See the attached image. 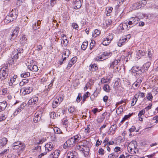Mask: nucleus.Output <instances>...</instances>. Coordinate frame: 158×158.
Instances as JSON below:
<instances>
[{
	"label": "nucleus",
	"instance_id": "nucleus-1",
	"mask_svg": "<svg viewBox=\"0 0 158 158\" xmlns=\"http://www.w3.org/2000/svg\"><path fill=\"white\" fill-rule=\"evenodd\" d=\"M81 138V136L80 134H77L74 136L71 137L68 139L64 143V148L67 146L69 147H71L73 146L75 143L78 142Z\"/></svg>",
	"mask_w": 158,
	"mask_h": 158
},
{
	"label": "nucleus",
	"instance_id": "nucleus-2",
	"mask_svg": "<svg viewBox=\"0 0 158 158\" xmlns=\"http://www.w3.org/2000/svg\"><path fill=\"white\" fill-rule=\"evenodd\" d=\"M18 52L15 51L12 52V54L11 55V57L9 59V61L10 62V64H13L16 61V60L18 59L19 56H20L21 53L23 52V49L22 48H19L17 50Z\"/></svg>",
	"mask_w": 158,
	"mask_h": 158
},
{
	"label": "nucleus",
	"instance_id": "nucleus-3",
	"mask_svg": "<svg viewBox=\"0 0 158 158\" xmlns=\"http://www.w3.org/2000/svg\"><path fill=\"white\" fill-rule=\"evenodd\" d=\"M8 75V67L5 66L2 67L0 70V79L3 80L6 78Z\"/></svg>",
	"mask_w": 158,
	"mask_h": 158
},
{
	"label": "nucleus",
	"instance_id": "nucleus-4",
	"mask_svg": "<svg viewBox=\"0 0 158 158\" xmlns=\"http://www.w3.org/2000/svg\"><path fill=\"white\" fill-rule=\"evenodd\" d=\"M112 54L110 52H104L100 55L97 56L95 58V60H96L102 61L107 59L110 56H111Z\"/></svg>",
	"mask_w": 158,
	"mask_h": 158
},
{
	"label": "nucleus",
	"instance_id": "nucleus-5",
	"mask_svg": "<svg viewBox=\"0 0 158 158\" xmlns=\"http://www.w3.org/2000/svg\"><path fill=\"white\" fill-rule=\"evenodd\" d=\"M139 20V19L137 17H133L130 18V21L127 23L128 25L130 26L129 28L135 26Z\"/></svg>",
	"mask_w": 158,
	"mask_h": 158
},
{
	"label": "nucleus",
	"instance_id": "nucleus-6",
	"mask_svg": "<svg viewBox=\"0 0 158 158\" xmlns=\"http://www.w3.org/2000/svg\"><path fill=\"white\" fill-rule=\"evenodd\" d=\"M114 35L110 34L107 37L102 39V44L105 46H107L110 43L113 38Z\"/></svg>",
	"mask_w": 158,
	"mask_h": 158
},
{
	"label": "nucleus",
	"instance_id": "nucleus-7",
	"mask_svg": "<svg viewBox=\"0 0 158 158\" xmlns=\"http://www.w3.org/2000/svg\"><path fill=\"white\" fill-rule=\"evenodd\" d=\"M131 72L135 73H136V76L140 77L142 76L143 73L142 70L139 67H133L131 69Z\"/></svg>",
	"mask_w": 158,
	"mask_h": 158
},
{
	"label": "nucleus",
	"instance_id": "nucleus-8",
	"mask_svg": "<svg viewBox=\"0 0 158 158\" xmlns=\"http://www.w3.org/2000/svg\"><path fill=\"white\" fill-rule=\"evenodd\" d=\"M137 146V142L136 141L133 140L130 142L127 146V150L129 152H132V150L134 149H136V147Z\"/></svg>",
	"mask_w": 158,
	"mask_h": 158
},
{
	"label": "nucleus",
	"instance_id": "nucleus-9",
	"mask_svg": "<svg viewBox=\"0 0 158 158\" xmlns=\"http://www.w3.org/2000/svg\"><path fill=\"white\" fill-rule=\"evenodd\" d=\"M19 31V27L17 26L13 31L11 32L10 34V37H11L10 39L11 41L13 40L17 37Z\"/></svg>",
	"mask_w": 158,
	"mask_h": 158
},
{
	"label": "nucleus",
	"instance_id": "nucleus-10",
	"mask_svg": "<svg viewBox=\"0 0 158 158\" xmlns=\"http://www.w3.org/2000/svg\"><path fill=\"white\" fill-rule=\"evenodd\" d=\"M63 100V98L61 97H58L54 100L52 103V106L53 108H56L60 103Z\"/></svg>",
	"mask_w": 158,
	"mask_h": 158
},
{
	"label": "nucleus",
	"instance_id": "nucleus-11",
	"mask_svg": "<svg viewBox=\"0 0 158 158\" xmlns=\"http://www.w3.org/2000/svg\"><path fill=\"white\" fill-rule=\"evenodd\" d=\"M67 157L68 158H77L78 154L76 152L71 151L67 153Z\"/></svg>",
	"mask_w": 158,
	"mask_h": 158
},
{
	"label": "nucleus",
	"instance_id": "nucleus-12",
	"mask_svg": "<svg viewBox=\"0 0 158 158\" xmlns=\"http://www.w3.org/2000/svg\"><path fill=\"white\" fill-rule=\"evenodd\" d=\"M45 152H47L53 150L54 146L52 143L49 142L45 144Z\"/></svg>",
	"mask_w": 158,
	"mask_h": 158
},
{
	"label": "nucleus",
	"instance_id": "nucleus-13",
	"mask_svg": "<svg viewBox=\"0 0 158 158\" xmlns=\"http://www.w3.org/2000/svg\"><path fill=\"white\" fill-rule=\"evenodd\" d=\"M27 40V38L24 35L21 37L19 41L20 44L22 46H25V47L27 46L28 43Z\"/></svg>",
	"mask_w": 158,
	"mask_h": 158
},
{
	"label": "nucleus",
	"instance_id": "nucleus-14",
	"mask_svg": "<svg viewBox=\"0 0 158 158\" xmlns=\"http://www.w3.org/2000/svg\"><path fill=\"white\" fill-rule=\"evenodd\" d=\"M60 153V151L55 150L53 152L50 154L48 156V158H58Z\"/></svg>",
	"mask_w": 158,
	"mask_h": 158
},
{
	"label": "nucleus",
	"instance_id": "nucleus-15",
	"mask_svg": "<svg viewBox=\"0 0 158 158\" xmlns=\"http://www.w3.org/2000/svg\"><path fill=\"white\" fill-rule=\"evenodd\" d=\"M82 1V0H73L74 8L75 9L80 8L81 6Z\"/></svg>",
	"mask_w": 158,
	"mask_h": 158
},
{
	"label": "nucleus",
	"instance_id": "nucleus-16",
	"mask_svg": "<svg viewBox=\"0 0 158 158\" xmlns=\"http://www.w3.org/2000/svg\"><path fill=\"white\" fill-rule=\"evenodd\" d=\"M10 16L12 17L15 20V19L18 15V12L16 9L12 10L9 13Z\"/></svg>",
	"mask_w": 158,
	"mask_h": 158
},
{
	"label": "nucleus",
	"instance_id": "nucleus-17",
	"mask_svg": "<svg viewBox=\"0 0 158 158\" xmlns=\"http://www.w3.org/2000/svg\"><path fill=\"white\" fill-rule=\"evenodd\" d=\"M38 101V98L37 97H34L32 98L28 101L29 104H35L37 103Z\"/></svg>",
	"mask_w": 158,
	"mask_h": 158
},
{
	"label": "nucleus",
	"instance_id": "nucleus-18",
	"mask_svg": "<svg viewBox=\"0 0 158 158\" xmlns=\"http://www.w3.org/2000/svg\"><path fill=\"white\" fill-rule=\"evenodd\" d=\"M77 60V57L75 56L72 58L68 64L67 68L69 69L71 67L72 65L76 62Z\"/></svg>",
	"mask_w": 158,
	"mask_h": 158
},
{
	"label": "nucleus",
	"instance_id": "nucleus-19",
	"mask_svg": "<svg viewBox=\"0 0 158 158\" xmlns=\"http://www.w3.org/2000/svg\"><path fill=\"white\" fill-rule=\"evenodd\" d=\"M21 90H23L24 92V94H29L33 90V88L31 86L27 87L21 89Z\"/></svg>",
	"mask_w": 158,
	"mask_h": 158
},
{
	"label": "nucleus",
	"instance_id": "nucleus-20",
	"mask_svg": "<svg viewBox=\"0 0 158 158\" xmlns=\"http://www.w3.org/2000/svg\"><path fill=\"white\" fill-rule=\"evenodd\" d=\"M89 148L85 144L84 147L83 151L82 152V153L83 154L85 157H86L89 155Z\"/></svg>",
	"mask_w": 158,
	"mask_h": 158
},
{
	"label": "nucleus",
	"instance_id": "nucleus-21",
	"mask_svg": "<svg viewBox=\"0 0 158 158\" xmlns=\"http://www.w3.org/2000/svg\"><path fill=\"white\" fill-rule=\"evenodd\" d=\"M62 40L61 42V44H63L64 46L67 45L68 43V40L67 39L65 35L64 34H62L61 35Z\"/></svg>",
	"mask_w": 158,
	"mask_h": 158
},
{
	"label": "nucleus",
	"instance_id": "nucleus-22",
	"mask_svg": "<svg viewBox=\"0 0 158 158\" xmlns=\"http://www.w3.org/2000/svg\"><path fill=\"white\" fill-rule=\"evenodd\" d=\"M127 23H121L120 24L119 27H118V29H121V30H124V29H127V30H128L129 27H128V26L127 25Z\"/></svg>",
	"mask_w": 158,
	"mask_h": 158
},
{
	"label": "nucleus",
	"instance_id": "nucleus-23",
	"mask_svg": "<svg viewBox=\"0 0 158 158\" xmlns=\"http://www.w3.org/2000/svg\"><path fill=\"white\" fill-rule=\"evenodd\" d=\"M28 68L33 72H36L38 70V67L36 65L32 64L28 65Z\"/></svg>",
	"mask_w": 158,
	"mask_h": 158
},
{
	"label": "nucleus",
	"instance_id": "nucleus-24",
	"mask_svg": "<svg viewBox=\"0 0 158 158\" xmlns=\"http://www.w3.org/2000/svg\"><path fill=\"white\" fill-rule=\"evenodd\" d=\"M140 3L139 2L133 4L132 6V8L133 10H135L141 8L143 6L142 5H140Z\"/></svg>",
	"mask_w": 158,
	"mask_h": 158
},
{
	"label": "nucleus",
	"instance_id": "nucleus-25",
	"mask_svg": "<svg viewBox=\"0 0 158 158\" xmlns=\"http://www.w3.org/2000/svg\"><path fill=\"white\" fill-rule=\"evenodd\" d=\"M41 115L36 113L35 114V117L33 119L34 122L36 123L39 121L41 119Z\"/></svg>",
	"mask_w": 158,
	"mask_h": 158
},
{
	"label": "nucleus",
	"instance_id": "nucleus-26",
	"mask_svg": "<svg viewBox=\"0 0 158 158\" xmlns=\"http://www.w3.org/2000/svg\"><path fill=\"white\" fill-rule=\"evenodd\" d=\"M90 70L91 71H95L98 69L97 65L96 64H90L89 67Z\"/></svg>",
	"mask_w": 158,
	"mask_h": 158
},
{
	"label": "nucleus",
	"instance_id": "nucleus-27",
	"mask_svg": "<svg viewBox=\"0 0 158 158\" xmlns=\"http://www.w3.org/2000/svg\"><path fill=\"white\" fill-rule=\"evenodd\" d=\"M14 20L13 18L12 17L10 16V15L9 14L8 15L6 16V17L4 19V22L6 23H8Z\"/></svg>",
	"mask_w": 158,
	"mask_h": 158
},
{
	"label": "nucleus",
	"instance_id": "nucleus-28",
	"mask_svg": "<svg viewBox=\"0 0 158 158\" xmlns=\"http://www.w3.org/2000/svg\"><path fill=\"white\" fill-rule=\"evenodd\" d=\"M41 23V22L40 20H38L37 22V23H34L33 25V28L34 30H36L37 29L39 28V26L40 25Z\"/></svg>",
	"mask_w": 158,
	"mask_h": 158
},
{
	"label": "nucleus",
	"instance_id": "nucleus-29",
	"mask_svg": "<svg viewBox=\"0 0 158 158\" xmlns=\"http://www.w3.org/2000/svg\"><path fill=\"white\" fill-rule=\"evenodd\" d=\"M100 34V31L96 29H95L94 32H93L92 36L93 37L95 38L99 35Z\"/></svg>",
	"mask_w": 158,
	"mask_h": 158
},
{
	"label": "nucleus",
	"instance_id": "nucleus-30",
	"mask_svg": "<svg viewBox=\"0 0 158 158\" xmlns=\"http://www.w3.org/2000/svg\"><path fill=\"white\" fill-rule=\"evenodd\" d=\"M150 65V63L149 62H148L144 64L141 69L144 70V71L147 70L148 68L149 67Z\"/></svg>",
	"mask_w": 158,
	"mask_h": 158
},
{
	"label": "nucleus",
	"instance_id": "nucleus-31",
	"mask_svg": "<svg viewBox=\"0 0 158 158\" xmlns=\"http://www.w3.org/2000/svg\"><path fill=\"white\" fill-rule=\"evenodd\" d=\"M28 82V80L27 79H23L22 81L19 83V85L23 86L25 85Z\"/></svg>",
	"mask_w": 158,
	"mask_h": 158
},
{
	"label": "nucleus",
	"instance_id": "nucleus-32",
	"mask_svg": "<svg viewBox=\"0 0 158 158\" xmlns=\"http://www.w3.org/2000/svg\"><path fill=\"white\" fill-rule=\"evenodd\" d=\"M7 139L6 138H2L1 140L0 144L2 146L5 145L7 143Z\"/></svg>",
	"mask_w": 158,
	"mask_h": 158
},
{
	"label": "nucleus",
	"instance_id": "nucleus-33",
	"mask_svg": "<svg viewBox=\"0 0 158 158\" xmlns=\"http://www.w3.org/2000/svg\"><path fill=\"white\" fill-rule=\"evenodd\" d=\"M85 145V144H83V145H82L81 144H77V145H76V149L82 152Z\"/></svg>",
	"mask_w": 158,
	"mask_h": 158
},
{
	"label": "nucleus",
	"instance_id": "nucleus-34",
	"mask_svg": "<svg viewBox=\"0 0 158 158\" xmlns=\"http://www.w3.org/2000/svg\"><path fill=\"white\" fill-rule=\"evenodd\" d=\"M118 62L117 60H114V61L112 62L111 63L110 68L112 69L114 68L115 66L118 64Z\"/></svg>",
	"mask_w": 158,
	"mask_h": 158
},
{
	"label": "nucleus",
	"instance_id": "nucleus-35",
	"mask_svg": "<svg viewBox=\"0 0 158 158\" xmlns=\"http://www.w3.org/2000/svg\"><path fill=\"white\" fill-rule=\"evenodd\" d=\"M0 105L1 106V108H2L3 110L7 106V103L6 101H4L3 102H0Z\"/></svg>",
	"mask_w": 158,
	"mask_h": 158
},
{
	"label": "nucleus",
	"instance_id": "nucleus-36",
	"mask_svg": "<svg viewBox=\"0 0 158 158\" xmlns=\"http://www.w3.org/2000/svg\"><path fill=\"white\" fill-rule=\"evenodd\" d=\"M103 89L105 91L107 92H109L110 90V86L107 84H105L104 85Z\"/></svg>",
	"mask_w": 158,
	"mask_h": 158
},
{
	"label": "nucleus",
	"instance_id": "nucleus-37",
	"mask_svg": "<svg viewBox=\"0 0 158 158\" xmlns=\"http://www.w3.org/2000/svg\"><path fill=\"white\" fill-rule=\"evenodd\" d=\"M53 130L55 133L56 134H59L62 133L60 129L58 127H54Z\"/></svg>",
	"mask_w": 158,
	"mask_h": 158
},
{
	"label": "nucleus",
	"instance_id": "nucleus-38",
	"mask_svg": "<svg viewBox=\"0 0 158 158\" xmlns=\"http://www.w3.org/2000/svg\"><path fill=\"white\" fill-rule=\"evenodd\" d=\"M88 44L87 42H83L81 45V49L82 50H85L87 47Z\"/></svg>",
	"mask_w": 158,
	"mask_h": 158
},
{
	"label": "nucleus",
	"instance_id": "nucleus-39",
	"mask_svg": "<svg viewBox=\"0 0 158 158\" xmlns=\"http://www.w3.org/2000/svg\"><path fill=\"white\" fill-rule=\"evenodd\" d=\"M125 43V41L123 40V39L121 38L119 39L118 43V45L119 47H121Z\"/></svg>",
	"mask_w": 158,
	"mask_h": 158
},
{
	"label": "nucleus",
	"instance_id": "nucleus-40",
	"mask_svg": "<svg viewBox=\"0 0 158 158\" xmlns=\"http://www.w3.org/2000/svg\"><path fill=\"white\" fill-rule=\"evenodd\" d=\"M123 109L121 106L118 108L116 110V112L118 114H120L122 112H123Z\"/></svg>",
	"mask_w": 158,
	"mask_h": 158
},
{
	"label": "nucleus",
	"instance_id": "nucleus-41",
	"mask_svg": "<svg viewBox=\"0 0 158 158\" xmlns=\"http://www.w3.org/2000/svg\"><path fill=\"white\" fill-rule=\"evenodd\" d=\"M133 114V113H132L131 114H130L128 115H125L124 117L123 118V119L121 122H123L125 120L128 119L129 118L131 117V116H132Z\"/></svg>",
	"mask_w": 158,
	"mask_h": 158
},
{
	"label": "nucleus",
	"instance_id": "nucleus-42",
	"mask_svg": "<svg viewBox=\"0 0 158 158\" xmlns=\"http://www.w3.org/2000/svg\"><path fill=\"white\" fill-rule=\"evenodd\" d=\"M30 75V73L29 72H27L22 73L20 76L22 77L25 78L29 76Z\"/></svg>",
	"mask_w": 158,
	"mask_h": 158
},
{
	"label": "nucleus",
	"instance_id": "nucleus-43",
	"mask_svg": "<svg viewBox=\"0 0 158 158\" xmlns=\"http://www.w3.org/2000/svg\"><path fill=\"white\" fill-rule=\"evenodd\" d=\"M70 54L69 51L68 49H66L64 53L63 54V57H66V58L67 57H68L69 55Z\"/></svg>",
	"mask_w": 158,
	"mask_h": 158
},
{
	"label": "nucleus",
	"instance_id": "nucleus-44",
	"mask_svg": "<svg viewBox=\"0 0 158 158\" xmlns=\"http://www.w3.org/2000/svg\"><path fill=\"white\" fill-rule=\"evenodd\" d=\"M147 99L151 101H152L153 98V96L151 93H149L147 94Z\"/></svg>",
	"mask_w": 158,
	"mask_h": 158
},
{
	"label": "nucleus",
	"instance_id": "nucleus-45",
	"mask_svg": "<svg viewBox=\"0 0 158 158\" xmlns=\"http://www.w3.org/2000/svg\"><path fill=\"white\" fill-rule=\"evenodd\" d=\"M145 113V109H143L139 111L138 114L139 117H140L142 115L144 114Z\"/></svg>",
	"mask_w": 158,
	"mask_h": 158
},
{
	"label": "nucleus",
	"instance_id": "nucleus-46",
	"mask_svg": "<svg viewBox=\"0 0 158 158\" xmlns=\"http://www.w3.org/2000/svg\"><path fill=\"white\" fill-rule=\"evenodd\" d=\"M139 78H138L135 82L136 83L138 84L139 85L142 81V78H141V76L139 77Z\"/></svg>",
	"mask_w": 158,
	"mask_h": 158
},
{
	"label": "nucleus",
	"instance_id": "nucleus-47",
	"mask_svg": "<svg viewBox=\"0 0 158 158\" xmlns=\"http://www.w3.org/2000/svg\"><path fill=\"white\" fill-rule=\"evenodd\" d=\"M72 27L74 29L77 30L78 28V25L75 23H73L72 25Z\"/></svg>",
	"mask_w": 158,
	"mask_h": 158
},
{
	"label": "nucleus",
	"instance_id": "nucleus-48",
	"mask_svg": "<svg viewBox=\"0 0 158 158\" xmlns=\"http://www.w3.org/2000/svg\"><path fill=\"white\" fill-rule=\"evenodd\" d=\"M21 107H19L16 110V111L14 113V114L15 115H16L17 114H18L19 113L21 112Z\"/></svg>",
	"mask_w": 158,
	"mask_h": 158
},
{
	"label": "nucleus",
	"instance_id": "nucleus-49",
	"mask_svg": "<svg viewBox=\"0 0 158 158\" xmlns=\"http://www.w3.org/2000/svg\"><path fill=\"white\" fill-rule=\"evenodd\" d=\"M20 145H23V144L22 143L20 142H17L14 143L13 144V145L14 146H19Z\"/></svg>",
	"mask_w": 158,
	"mask_h": 158
},
{
	"label": "nucleus",
	"instance_id": "nucleus-50",
	"mask_svg": "<svg viewBox=\"0 0 158 158\" xmlns=\"http://www.w3.org/2000/svg\"><path fill=\"white\" fill-rule=\"evenodd\" d=\"M98 153L101 155H103L104 154V151L103 149L101 148L99 149Z\"/></svg>",
	"mask_w": 158,
	"mask_h": 158
},
{
	"label": "nucleus",
	"instance_id": "nucleus-51",
	"mask_svg": "<svg viewBox=\"0 0 158 158\" xmlns=\"http://www.w3.org/2000/svg\"><path fill=\"white\" fill-rule=\"evenodd\" d=\"M62 60H59L58 62V63L60 65L62 64L63 63V61L65 60L66 59V57H63L62 56Z\"/></svg>",
	"mask_w": 158,
	"mask_h": 158
},
{
	"label": "nucleus",
	"instance_id": "nucleus-52",
	"mask_svg": "<svg viewBox=\"0 0 158 158\" xmlns=\"http://www.w3.org/2000/svg\"><path fill=\"white\" fill-rule=\"evenodd\" d=\"M75 108L74 107H70L68 109V111L70 113H72L75 111Z\"/></svg>",
	"mask_w": 158,
	"mask_h": 158
},
{
	"label": "nucleus",
	"instance_id": "nucleus-53",
	"mask_svg": "<svg viewBox=\"0 0 158 158\" xmlns=\"http://www.w3.org/2000/svg\"><path fill=\"white\" fill-rule=\"evenodd\" d=\"M6 118L5 115L3 114H0V122L4 120Z\"/></svg>",
	"mask_w": 158,
	"mask_h": 158
},
{
	"label": "nucleus",
	"instance_id": "nucleus-54",
	"mask_svg": "<svg viewBox=\"0 0 158 158\" xmlns=\"http://www.w3.org/2000/svg\"><path fill=\"white\" fill-rule=\"evenodd\" d=\"M81 99V95L80 94H79L78 95L76 99V101L78 102Z\"/></svg>",
	"mask_w": 158,
	"mask_h": 158
},
{
	"label": "nucleus",
	"instance_id": "nucleus-55",
	"mask_svg": "<svg viewBox=\"0 0 158 158\" xmlns=\"http://www.w3.org/2000/svg\"><path fill=\"white\" fill-rule=\"evenodd\" d=\"M140 85H139L138 84L136 83L135 82L132 84V87L134 88L135 89H136L138 88V86H139Z\"/></svg>",
	"mask_w": 158,
	"mask_h": 158
},
{
	"label": "nucleus",
	"instance_id": "nucleus-56",
	"mask_svg": "<svg viewBox=\"0 0 158 158\" xmlns=\"http://www.w3.org/2000/svg\"><path fill=\"white\" fill-rule=\"evenodd\" d=\"M94 43H95V41L92 40L91 42L90 43V46L89 48L90 50H92L93 47L94 46Z\"/></svg>",
	"mask_w": 158,
	"mask_h": 158
},
{
	"label": "nucleus",
	"instance_id": "nucleus-57",
	"mask_svg": "<svg viewBox=\"0 0 158 158\" xmlns=\"http://www.w3.org/2000/svg\"><path fill=\"white\" fill-rule=\"evenodd\" d=\"M152 105V103H150L148 106L146 107L144 109L145 110H146L147 111L148 110H149L151 108V107Z\"/></svg>",
	"mask_w": 158,
	"mask_h": 158
},
{
	"label": "nucleus",
	"instance_id": "nucleus-58",
	"mask_svg": "<svg viewBox=\"0 0 158 158\" xmlns=\"http://www.w3.org/2000/svg\"><path fill=\"white\" fill-rule=\"evenodd\" d=\"M121 148L118 147H115L114 149V151L115 152H118L119 151H121Z\"/></svg>",
	"mask_w": 158,
	"mask_h": 158
},
{
	"label": "nucleus",
	"instance_id": "nucleus-59",
	"mask_svg": "<svg viewBox=\"0 0 158 158\" xmlns=\"http://www.w3.org/2000/svg\"><path fill=\"white\" fill-rule=\"evenodd\" d=\"M22 0H18L17 1L16 5L17 6H20L22 3L23 2V1H22Z\"/></svg>",
	"mask_w": 158,
	"mask_h": 158
},
{
	"label": "nucleus",
	"instance_id": "nucleus-60",
	"mask_svg": "<svg viewBox=\"0 0 158 158\" xmlns=\"http://www.w3.org/2000/svg\"><path fill=\"white\" fill-rule=\"evenodd\" d=\"M123 103H124L125 104H124V105H125L126 104V103L125 102V101L123 100H122L120 101L119 102H117L116 104V107H117V106L118 105H119L120 104H122Z\"/></svg>",
	"mask_w": 158,
	"mask_h": 158
},
{
	"label": "nucleus",
	"instance_id": "nucleus-61",
	"mask_svg": "<svg viewBox=\"0 0 158 158\" xmlns=\"http://www.w3.org/2000/svg\"><path fill=\"white\" fill-rule=\"evenodd\" d=\"M135 130V127L134 126H132L131 127L129 130V131L131 133L133 132Z\"/></svg>",
	"mask_w": 158,
	"mask_h": 158
},
{
	"label": "nucleus",
	"instance_id": "nucleus-62",
	"mask_svg": "<svg viewBox=\"0 0 158 158\" xmlns=\"http://www.w3.org/2000/svg\"><path fill=\"white\" fill-rule=\"evenodd\" d=\"M139 97V95H137V94H135L134 96V98L133 99L134 100L135 102V103H136L137 100L138 98Z\"/></svg>",
	"mask_w": 158,
	"mask_h": 158
},
{
	"label": "nucleus",
	"instance_id": "nucleus-63",
	"mask_svg": "<svg viewBox=\"0 0 158 158\" xmlns=\"http://www.w3.org/2000/svg\"><path fill=\"white\" fill-rule=\"evenodd\" d=\"M102 143L101 140L99 141L98 139L97 140L96 144V146L97 147L99 145L101 144Z\"/></svg>",
	"mask_w": 158,
	"mask_h": 158
},
{
	"label": "nucleus",
	"instance_id": "nucleus-64",
	"mask_svg": "<svg viewBox=\"0 0 158 158\" xmlns=\"http://www.w3.org/2000/svg\"><path fill=\"white\" fill-rule=\"evenodd\" d=\"M43 48V47L41 45H38L37 47V50L38 51H40L42 50Z\"/></svg>",
	"mask_w": 158,
	"mask_h": 158
}]
</instances>
